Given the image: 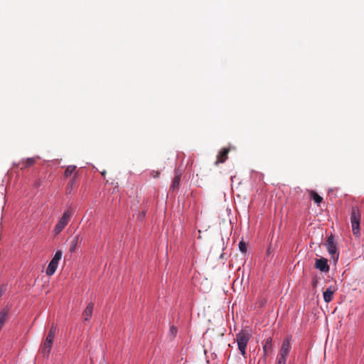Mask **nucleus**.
<instances>
[{"mask_svg":"<svg viewBox=\"0 0 364 364\" xmlns=\"http://www.w3.org/2000/svg\"><path fill=\"white\" fill-rule=\"evenodd\" d=\"M251 337V332L248 329H242L236 335L238 349L244 358H246V347Z\"/></svg>","mask_w":364,"mask_h":364,"instance_id":"nucleus-1","label":"nucleus"},{"mask_svg":"<svg viewBox=\"0 0 364 364\" xmlns=\"http://www.w3.org/2000/svg\"><path fill=\"white\" fill-rule=\"evenodd\" d=\"M361 215L357 206L352 207L350 214V222L352 226V231L355 236L359 237L360 235V221Z\"/></svg>","mask_w":364,"mask_h":364,"instance_id":"nucleus-2","label":"nucleus"},{"mask_svg":"<svg viewBox=\"0 0 364 364\" xmlns=\"http://www.w3.org/2000/svg\"><path fill=\"white\" fill-rule=\"evenodd\" d=\"M73 211L70 208L63 213V216L60 218L53 230L55 235H58L65 228L70 220Z\"/></svg>","mask_w":364,"mask_h":364,"instance_id":"nucleus-3","label":"nucleus"},{"mask_svg":"<svg viewBox=\"0 0 364 364\" xmlns=\"http://www.w3.org/2000/svg\"><path fill=\"white\" fill-rule=\"evenodd\" d=\"M62 258V252L61 251H57L53 257V259L49 262L48 267L46 269V274L48 276H52L55 272L59 261Z\"/></svg>","mask_w":364,"mask_h":364,"instance_id":"nucleus-4","label":"nucleus"},{"mask_svg":"<svg viewBox=\"0 0 364 364\" xmlns=\"http://www.w3.org/2000/svg\"><path fill=\"white\" fill-rule=\"evenodd\" d=\"M325 245L327 247L328 252L335 262L338 260L339 254L337 252L336 245L334 242V238L332 235H331L326 242Z\"/></svg>","mask_w":364,"mask_h":364,"instance_id":"nucleus-5","label":"nucleus"},{"mask_svg":"<svg viewBox=\"0 0 364 364\" xmlns=\"http://www.w3.org/2000/svg\"><path fill=\"white\" fill-rule=\"evenodd\" d=\"M315 267L322 272H328L329 271L328 259L324 257L316 259L315 262Z\"/></svg>","mask_w":364,"mask_h":364,"instance_id":"nucleus-6","label":"nucleus"},{"mask_svg":"<svg viewBox=\"0 0 364 364\" xmlns=\"http://www.w3.org/2000/svg\"><path fill=\"white\" fill-rule=\"evenodd\" d=\"M230 152V149L224 147L223 148L217 155V160L215 162V165H218L221 163H224L228 158V154Z\"/></svg>","mask_w":364,"mask_h":364,"instance_id":"nucleus-7","label":"nucleus"},{"mask_svg":"<svg viewBox=\"0 0 364 364\" xmlns=\"http://www.w3.org/2000/svg\"><path fill=\"white\" fill-rule=\"evenodd\" d=\"M272 338L269 337L266 339L265 343L263 346V360H264L266 358L272 353Z\"/></svg>","mask_w":364,"mask_h":364,"instance_id":"nucleus-8","label":"nucleus"},{"mask_svg":"<svg viewBox=\"0 0 364 364\" xmlns=\"http://www.w3.org/2000/svg\"><path fill=\"white\" fill-rule=\"evenodd\" d=\"M291 350L290 338H287L283 341L279 355L287 357Z\"/></svg>","mask_w":364,"mask_h":364,"instance_id":"nucleus-9","label":"nucleus"},{"mask_svg":"<svg viewBox=\"0 0 364 364\" xmlns=\"http://www.w3.org/2000/svg\"><path fill=\"white\" fill-rule=\"evenodd\" d=\"M336 287L335 286L328 287L326 290L323 292V299L326 303L330 302L333 299V295L336 291Z\"/></svg>","mask_w":364,"mask_h":364,"instance_id":"nucleus-10","label":"nucleus"},{"mask_svg":"<svg viewBox=\"0 0 364 364\" xmlns=\"http://www.w3.org/2000/svg\"><path fill=\"white\" fill-rule=\"evenodd\" d=\"M53 342V341H49V340H46V339L44 341L43 343L41 346V353H43V356L48 357L50 350H51V348H52Z\"/></svg>","mask_w":364,"mask_h":364,"instance_id":"nucleus-11","label":"nucleus"},{"mask_svg":"<svg viewBox=\"0 0 364 364\" xmlns=\"http://www.w3.org/2000/svg\"><path fill=\"white\" fill-rule=\"evenodd\" d=\"M93 309L94 304L92 302L89 303L86 309L82 312V318L85 321H88L91 318L93 312Z\"/></svg>","mask_w":364,"mask_h":364,"instance_id":"nucleus-12","label":"nucleus"},{"mask_svg":"<svg viewBox=\"0 0 364 364\" xmlns=\"http://www.w3.org/2000/svg\"><path fill=\"white\" fill-rule=\"evenodd\" d=\"M181 173L178 171H176L175 176L170 188L172 191H174L175 189H177L178 188L181 181Z\"/></svg>","mask_w":364,"mask_h":364,"instance_id":"nucleus-13","label":"nucleus"},{"mask_svg":"<svg viewBox=\"0 0 364 364\" xmlns=\"http://www.w3.org/2000/svg\"><path fill=\"white\" fill-rule=\"evenodd\" d=\"M78 242H79V235H75L73 238L70 248H69V250L70 252H73L75 250Z\"/></svg>","mask_w":364,"mask_h":364,"instance_id":"nucleus-14","label":"nucleus"},{"mask_svg":"<svg viewBox=\"0 0 364 364\" xmlns=\"http://www.w3.org/2000/svg\"><path fill=\"white\" fill-rule=\"evenodd\" d=\"M55 333H56V327L54 325H53L50 327L46 339L53 341Z\"/></svg>","mask_w":364,"mask_h":364,"instance_id":"nucleus-15","label":"nucleus"},{"mask_svg":"<svg viewBox=\"0 0 364 364\" xmlns=\"http://www.w3.org/2000/svg\"><path fill=\"white\" fill-rule=\"evenodd\" d=\"M310 195H311V199H313L314 200V202L317 204L321 203V201L323 200L322 197H321L317 193H316L314 191H310Z\"/></svg>","mask_w":364,"mask_h":364,"instance_id":"nucleus-16","label":"nucleus"},{"mask_svg":"<svg viewBox=\"0 0 364 364\" xmlns=\"http://www.w3.org/2000/svg\"><path fill=\"white\" fill-rule=\"evenodd\" d=\"M75 169H76V166H68L65 171V173H64V176L65 177H69L70 176H71L73 173H75Z\"/></svg>","mask_w":364,"mask_h":364,"instance_id":"nucleus-17","label":"nucleus"},{"mask_svg":"<svg viewBox=\"0 0 364 364\" xmlns=\"http://www.w3.org/2000/svg\"><path fill=\"white\" fill-rule=\"evenodd\" d=\"M35 162H36L35 158H28L26 160L25 163L23 164V166L21 167V168H25L31 166L35 164Z\"/></svg>","mask_w":364,"mask_h":364,"instance_id":"nucleus-18","label":"nucleus"},{"mask_svg":"<svg viewBox=\"0 0 364 364\" xmlns=\"http://www.w3.org/2000/svg\"><path fill=\"white\" fill-rule=\"evenodd\" d=\"M75 176H76V173H75L73 178L68 183L67 192L68 193H70L73 190V186L75 184Z\"/></svg>","mask_w":364,"mask_h":364,"instance_id":"nucleus-19","label":"nucleus"},{"mask_svg":"<svg viewBox=\"0 0 364 364\" xmlns=\"http://www.w3.org/2000/svg\"><path fill=\"white\" fill-rule=\"evenodd\" d=\"M239 249L240 250V252L245 253L247 252V246H246V243L242 240L239 242Z\"/></svg>","mask_w":364,"mask_h":364,"instance_id":"nucleus-20","label":"nucleus"},{"mask_svg":"<svg viewBox=\"0 0 364 364\" xmlns=\"http://www.w3.org/2000/svg\"><path fill=\"white\" fill-rule=\"evenodd\" d=\"M286 358L283 355H279L276 364H286Z\"/></svg>","mask_w":364,"mask_h":364,"instance_id":"nucleus-21","label":"nucleus"},{"mask_svg":"<svg viewBox=\"0 0 364 364\" xmlns=\"http://www.w3.org/2000/svg\"><path fill=\"white\" fill-rule=\"evenodd\" d=\"M170 333L173 336H175L177 333V328L175 327V326H171L170 328Z\"/></svg>","mask_w":364,"mask_h":364,"instance_id":"nucleus-22","label":"nucleus"},{"mask_svg":"<svg viewBox=\"0 0 364 364\" xmlns=\"http://www.w3.org/2000/svg\"><path fill=\"white\" fill-rule=\"evenodd\" d=\"M160 174L159 172H156L155 175L154 176V177H158L159 175Z\"/></svg>","mask_w":364,"mask_h":364,"instance_id":"nucleus-23","label":"nucleus"},{"mask_svg":"<svg viewBox=\"0 0 364 364\" xmlns=\"http://www.w3.org/2000/svg\"><path fill=\"white\" fill-rule=\"evenodd\" d=\"M105 174H106V172H105V171L102 172V176H105Z\"/></svg>","mask_w":364,"mask_h":364,"instance_id":"nucleus-24","label":"nucleus"}]
</instances>
